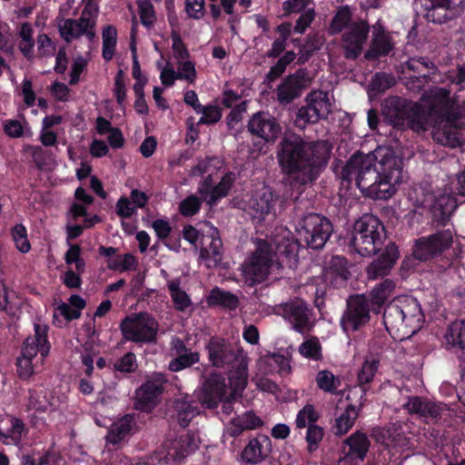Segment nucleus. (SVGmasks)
<instances>
[{"label": "nucleus", "mask_w": 465, "mask_h": 465, "mask_svg": "<svg viewBox=\"0 0 465 465\" xmlns=\"http://www.w3.org/2000/svg\"><path fill=\"white\" fill-rule=\"evenodd\" d=\"M394 77L391 74L380 73L376 74L368 88L369 99H375L377 94L385 91L394 84Z\"/></svg>", "instance_id": "41"}, {"label": "nucleus", "mask_w": 465, "mask_h": 465, "mask_svg": "<svg viewBox=\"0 0 465 465\" xmlns=\"http://www.w3.org/2000/svg\"><path fill=\"white\" fill-rule=\"evenodd\" d=\"M383 322L387 331L395 340H405L422 326L423 315L418 301L403 296L392 301L385 309Z\"/></svg>", "instance_id": "6"}, {"label": "nucleus", "mask_w": 465, "mask_h": 465, "mask_svg": "<svg viewBox=\"0 0 465 465\" xmlns=\"http://www.w3.org/2000/svg\"><path fill=\"white\" fill-rule=\"evenodd\" d=\"M59 398L51 391L40 390L30 392L28 406L41 411H52L59 407Z\"/></svg>", "instance_id": "31"}, {"label": "nucleus", "mask_w": 465, "mask_h": 465, "mask_svg": "<svg viewBox=\"0 0 465 465\" xmlns=\"http://www.w3.org/2000/svg\"><path fill=\"white\" fill-rule=\"evenodd\" d=\"M341 178L355 180L363 195L380 200L392 197L403 179L401 160L388 146L372 153L353 154L341 172Z\"/></svg>", "instance_id": "2"}, {"label": "nucleus", "mask_w": 465, "mask_h": 465, "mask_svg": "<svg viewBox=\"0 0 465 465\" xmlns=\"http://www.w3.org/2000/svg\"><path fill=\"white\" fill-rule=\"evenodd\" d=\"M351 12L348 7L340 8L335 16L332 19L331 24V34H338L341 32L343 29L349 30V27L351 26L354 23H351Z\"/></svg>", "instance_id": "45"}, {"label": "nucleus", "mask_w": 465, "mask_h": 465, "mask_svg": "<svg viewBox=\"0 0 465 465\" xmlns=\"http://www.w3.org/2000/svg\"><path fill=\"white\" fill-rule=\"evenodd\" d=\"M124 337L134 342L153 341L157 333L158 324L148 314L127 317L121 325Z\"/></svg>", "instance_id": "13"}, {"label": "nucleus", "mask_w": 465, "mask_h": 465, "mask_svg": "<svg viewBox=\"0 0 465 465\" xmlns=\"http://www.w3.org/2000/svg\"><path fill=\"white\" fill-rule=\"evenodd\" d=\"M82 273L83 272H78L76 270L74 271L69 267L62 275L61 280L66 287L70 289H77L80 288L82 284Z\"/></svg>", "instance_id": "62"}, {"label": "nucleus", "mask_w": 465, "mask_h": 465, "mask_svg": "<svg viewBox=\"0 0 465 465\" xmlns=\"http://www.w3.org/2000/svg\"><path fill=\"white\" fill-rule=\"evenodd\" d=\"M316 383L321 390L333 392L340 387V379L330 371L323 370L317 373Z\"/></svg>", "instance_id": "47"}, {"label": "nucleus", "mask_w": 465, "mask_h": 465, "mask_svg": "<svg viewBox=\"0 0 465 465\" xmlns=\"http://www.w3.org/2000/svg\"><path fill=\"white\" fill-rule=\"evenodd\" d=\"M142 23L151 25L154 21V11L150 0H137Z\"/></svg>", "instance_id": "60"}, {"label": "nucleus", "mask_w": 465, "mask_h": 465, "mask_svg": "<svg viewBox=\"0 0 465 465\" xmlns=\"http://www.w3.org/2000/svg\"><path fill=\"white\" fill-rule=\"evenodd\" d=\"M249 131L266 142H273L281 133V126L268 113L260 112L252 115L248 124Z\"/></svg>", "instance_id": "21"}, {"label": "nucleus", "mask_w": 465, "mask_h": 465, "mask_svg": "<svg viewBox=\"0 0 465 465\" xmlns=\"http://www.w3.org/2000/svg\"><path fill=\"white\" fill-rule=\"evenodd\" d=\"M201 201L195 195H190L180 203L179 209L183 216H193L199 210Z\"/></svg>", "instance_id": "58"}, {"label": "nucleus", "mask_w": 465, "mask_h": 465, "mask_svg": "<svg viewBox=\"0 0 465 465\" xmlns=\"http://www.w3.org/2000/svg\"><path fill=\"white\" fill-rule=\"evenodd\" d=\"M290 231L281 228L269 243L259 241L257 250L242 267L246 283L252 285L264 281L274 268L292 267L297 263L299 245L290 241Z\"/></svg>", "instance_id": "5"}, {"label": "nucleus", "mask_w": 465, "mask_h": 465, "mask_svg": "<svg viewBox=\"0 0 465 465\" xmlns=\"http://www.w3.org/2000/svg\"><path fill=\"white\" fill-rule=\"evenodd\" d=\"M165 380L161 373H153L136 391L137 405L143 411H150L159 401Z\"/></svg>", "instance_id": "20"}, {"label": "nucleus", "mask_w": 465, "mask_h": 465, "mask_svg": "<svg viewBox=\"0 0 465 465\" xmlns=\"http://www.w3.org/2000/svg\"><path fill=\"white\" fill-rule=\"evenodd\" d=\"M209 361L215 367L232 365L228 381L220 374H212L203 385L199 401L202 405L213 409L221 401L235 396L247 384V361L242 351L234 350L227 341L213 338L206 346Z\"/></svg>", "instance_id": "3"}, {"label": "nucleus", "mask_w": 465, "mask_h": 465, "mask_svg": "<svg viewBox=\"0 0 465 465\" xmlns=\"http://www.w3.org/2000/svg\"><path fill=\"white\" fill-rule=\"evenodd\" d=\"M107 266L111 270L125 272L135 269L136 260L134 255L126 253L124 255L113 256L107 260Z\"/></svg>", "instance_id": "46"}, {"label": "nucleus", "mask_w": 465, "mask_h": 465, "mask_svg": "<svg viewBox=\"0 0 465 465\" xmlns=\"http://www.w3.org/2000/svg\"><path fill=\"white\" fill-rule=\"evenodd\" d=\"M234 427L232 429L233 434H239L244 430H253L262 424L259 417L255 416L252 412H245L232 420Z\"/></svg>", "instance_id": "42"}, {"label": "nucleus", "mask_w": 465, "mask_h": 465, "mask_svg": "<svg viewBox=\"0 0 465 465\" xmlns=\"http://www.w3.org/2000/svg\"><path fill=\"white\" fill-rule=\"evenodd\" d=\"M199 114H202V117L200 118L198 124H214L218 122L222 117L221 111L217 106L214 105H208L205 107L202 106V110Z\"/></svg>", "instance_id": "61"}, {"label": "nucleus", "mask_w": 465, "mask_h": 465, "mask_svg": "<svg viewBox=\"0 0 465 465\" xmlns=\"http://www.w3.org/2000/svg\"><path fill=\"white\" fill-rule=\"evenodd\" d=\"M235 180V174L228 173L224 174L217 185H213L211 179H206L199 188L202 198L210 205L214 204L219 199L227 195Z\"/></svg>", "instance_id": "25"}, {"label": "nucleus", "mask_w": 465, "mask_h": 465, "mask_svg": "<svg viewBox=\"0 0 465 465\" xmlns=\"http://www.w3.org/2000/svg\"><path fill=\"white\" fill-rule=\"evenodd\" d=\"M398 258L397 246L395 244H389L381 255L369 265L367 269L369 278L377 279L388 274Z\"/></svg>", "instance_id": "27"}, {"label": "nucleus", "mask_w": 465, "mask_h": 465, "mask_svg": "<svg viewBox=\"0 0 465 465\" xmlns=\"http://www.w3.org/2000/svg\"><path fill=\"white\" fill-rule=\"evenodd\" d=\"M369 33V26L364 22L355 23L343 35V46L346 56L356 58L362 51Z\"/></svg>", "instance_id": "24"}, {"label": "nucleus", "mask_w": 465, "mask_h": 465, "mask_svg": "<svg viewBox=\"0 0 465 465\" xmlns=\"http://www.w3.org/2000/svg\"><path fill=\"white\" fill-rule=\"evenodd\" d=\"M379 366V360L374 356L365 359L361 371L358 373V380L361 384L372 381Z\"/></svg>", "instance_id": "51"}, {"label": "nucleus", "mask_w": 465, "mask_h": 465, "mask_svg": "<svg viewBox=\"0 0 465 465\" xmlns=\"http://www.w3.org/2000/svg\"><path fill=\"white\" fill-rule=\"evenodd\" d=\"M318 417L319 415L313 406L306 405L297 414L296 426L298 428H305L312 425L318 420Z\"/></svg>", "instance_id": "55"}, {"label": "nucleus", "mask_w": 465, "mask_h": 465, "mask_svg": "<svg viewBox=\"0 0 465 465\" xmlns=\"http://www.w3.org/2000/svg\"><path fill=\"white\" fill-rule=\"evenodd\" d=\"M131 429L132 418L130 416L121 418L112 424L107 434V440L110 443L117 444L129 434Z\"/></svg>", "instance_id": "36"}, {"label": "nucleus", "mask_w": 465, "mask_h": 465, "mask_svg": "<svg viewBox=\"0 0 465 465\" xmlns=\"http://www.w3.org/2000/svg\"><path fill=\"white\" fill-rule=\"evenodd\" d=\"M272 450V441L269 437L261 435L251 440L242 451V459L246 462L256 464L265 459Z\"/></svg>", "instance_id": "29"}, {"label": "nucleus", "mask_w": 465, "mask_h": 465, "mask_svg": "<svg viewBox=\"0 0 465 465\" xmlns=\"http://www.w3.org/2000/svg\"><path fill=\"white\" fill-rule=\"evenodd\" d=\"M266 361L268 364L277 368L278 371L282 375L288 374L290 372L291 366L288 358L282 355L273 354L269 356Z\"/></svg>", "instance_id": "63"}, {"label": "nucleus", "mask_w": 465, "mask_h": 465, "mask_svg": "<svg viewBox=\"0 0 465 465\" xmlns=\"http://www.w3.org/2000/svg\"><path fill=\"white\" fill-rule=\"evenodd\" d=\"M198 446L199 438L196 435L185 434L173 441L165 443L158 452V459L165 464L177 465Z\"/></svg>", "instance_id": "14"}, {"label": "nucleus", "mask_w": 465, "mask_h": 465, "mask_svg": "<svg viewBox=\"0 0 465 465\" xmlns=\"http://www.w3.org/2000/svg\"><path fill=\"white\" fill-rule=\"evenodd\" d=\"M305 102L306 104L298 110L295 119V124L300 128L326 118L331 111V101L328 93L312 91L306 96Z\"/></svg>", "instance_id": "11"}, {"label": "nucleus", "mask_w": 465, "mask_h": 465, "mask_svg": "<svg viewBox=\"0 0 465 465\" xmlns=\"http://www.w3.org/2000/svg\"><path fill=\"white\" fill-rule=\"evenodd\" d=\"M180 280L173 279L168 282V290L173 305L178 311H185L192 306L189 295L180 288Z\"/></svg>", "instance_id": "35"}, {"label": "nucleus", "mask_w": 465, "mask_h": 465, "mask_svg": "<svg viewBox=\"0 0 465 465\" xmlns=\"http://www.w3.org/2000/svg\"><path fill=\"white\" fill-rule=\"evenodd\" d=\"M357 417L356 406L349 405L337 416L333 426L334 433L337 435L346 434L352 428Z\"/></svg>", "instance_id": "34"}, {"label": "nucleus", "mask_w": 465, "mask_h": 465, "mask_svg": "<svg viewBox=\"0 0 465 465\" xmlns=\"http://www.w3.org/2000/svg\"><path fill=\"white\" fill-rule=\"evenodd\" d=\"M409 199L418 206L429 207L433 212H439L441 220L450 216L457 207V202L451 195L442 194L436 198L428 184L414 185L409 193Z\"/></svg>", "instance_id": "12"}, {"label": "nucleus", "mask_w": 465, "mask_h": 465, "mask_svg": "<svg viewBox=\"0 0 465 465\" xmlns=\"http://www.w3.org/2000/svg\"><path fill=\"white\" fill-rule=\"evenodd\" d=\"M295 231L299 237L295 242L299 246V242H303L308 247L317 250L325 245L331 234L332 225L331 222L323 216L316 213H308L299 220ZM289 236H291V234ZM289 239L292 241L291 237H289Z\"/></svg>", "instance_id": "9"}, {"label": "nucleus", "mask_w": 465, "mask_h": 465, "mask_svg": "<svg viewBox=\"0 0 465 465\" xmlns=\"http://www.w3.org/2000/svg\"><path fill=\"white\" fill-rule=\"evenodd\" d=\"M207 302L210 305H219L229 309H234L238 305V299L235 295L220 288H213L211 291Z\"/></svg>", "instance_id": "37"}, {"label": "nucleus", "mask_w": 465, "mask_h": 465, "mask_svg": "<svg viewBox=\"0 0 465 465\" xmlns=\"http://www.w3.org/2000/svg\"><path fill=\"white\" fill-rule=\"evenodd\" d=\"M402 74L411 80L407 83L411 89L420 88L415 83H423L427 78L442 84L450 80L451 85L448 89L442 86L430 88L420 102L398 97L386 100L383 114L387 121L394 127H409L416 133L431 130L437 143L450 147L459 146L464 112L455 93L465 87V66L459 68L455 75H447L445 80L436 74L427 59L411 58L402 65Z\"/></svg>", "instance_id": "1"}, {"label": "nucleus", "mask_w": 465, "mask_h": 465, "mask_svg": "<svg viewBox=\"0 0 465 465\" xmlns=\"http://www.w3.org/2000/svg\"><path fill=\"white\" fill-rule=\"evenodd\" d=\"M13 240L16 248L23 253H26L30 251L31 245L27 239L26 229L21 224H17L12 231Z\"/></svg>", "instance_id": "56"}, {"label": "nucleus", "mask_w": 465, "mask_h": 465, "mask_svg": "<svg viewBox=\"0 0 465 465\" xmlns=\"http://www.w3.org/2000/svg\"><path fill=\"white\" fill-rule=\"evenodd\" d=\"M48 326L41 322L35 323V334L29 336L24 341L21 352L35 358L39 353L43 362L50 351V343L47 338Z\"/></svg>", "instance_id": "22"}, {"label": "nucleus", "mask_w": 465, "mask_h": 465, "mask_svg": "<svg viewBox=\"0 0 465 465\" xmlns=\"http://www.w3.org/2000/svg\"><path fill=\"white\" fill-rule=\"evenodd\" d=\"M234 205L248 213L253 220L261 222L272 213L275 197L269 187L262 185L253 192L236 198Z\"/></svg>", "instance_id": "10"}, {"label": "nucleus", "mask_w": 465, "mask_h": 465, "mask_svg": "<svg viewBox=\"0 0 465 465\" xmlns=\"http://www.w3.org/2000/svg\"><path fill=\"white\" fill-rule=\"evenodd\" d=\"M385 239L384 227L373 215H364L355 223L351 244L361 256L374 254Z\"/></svg>", "instance_id": "7"}, {"label": "nucleus", "mask_w": 465, "mask_h": 465, "mask_svg": "<svg viewBox=\"0 0 465 465\" xmlns=\"http://www.w3.org/2000/svg\"><path fill=\"white\" fill-rule=\"evenodd\" d=\"M24 434V424L15 418L9 420V428L0 432V440L5 444H18Z\"/></svg>", "instance_id": "38"}, {"label": "nucleus", "mask_w": 465, "mask_h": 465, "mask_svg": "<svg viewBox=\"0 0 465 465\" xmlns=\"http://www.w3.org/2000/svg\"><path fill=\"white\" fill-rule=\"evenodd\" d=\"M64 261L67 265L74 263L75 270L78 272H84L85 262L81 257V248L76 244H70L69 249L64 254Z\"/></svg>", "instance_id": "54"}, {"label": "nucleus", "mask_w": 465, "mask_h": 465, "mask_svg": "<svg viewBox=\"0 0 465 465\" xmlns=\"http://www.w3.org/2000/svg\"><path fill=\"white\" fill-rule=\"evenodd\" d=\"M176 66L180 80H185L189 84L194 83L197 74L194 63L190 58L176 62Z\"/></svg>", "instance_id": "52"}, {"label": "nucleus", "mask_w": 465, "mask_h": 465, "mask_svg": "<svg viewBox=\"0 0 465 465\" xmlns=\"http://www.w3.org/2000/svg\"><path fill=\"white\" fill-rule=\"evenodd\" d=\"M177 419L181 426L186 427L191 420L198 414V410L186 401H177L175 403Z\"/></svg>", "instance_id": "48"}, {"label": "nucleus", "mask_w": 465, "mask_h": 465, "mask_svg": "<svg viewBox=\"0 0 465 465\" xmlns=\"http://www.w3.org/2000/svg\"><path fill=\"white\" fill-rule=\"evenodd\" d=\"M85 307V301L79 295L74 294L69 298V302H61L54 309V323L59 327L63 325L62 317L65 322L78 319L82 310Z\"/></svg>", "instance_id": "26"}, {"label": "nucleus", "mask_w": 465, "mask_h": 465, "mask_svg": "<svg viewBox=\"0 0 465 465\" xmlns=\"http://www.w3.org/2000/svg\"><path fill=\"white\" fill-rule=\"evenodd\" d=\"M465 5V0H442L430 12L429 16L435 21H446L460 15Z\"/></svg>", "instance_id": "32"}, {"label": "nucleus", "mask_w": 465, "mask_h": 465, "mask_svg": "<svg viewBox=\"0 0 465 465\" xmlns=\"http://www.w3.org/2000/svg\"><path fill=\"white\" fill-rule=\"evenodd\" d=\"M20 304L21 302L15 292L9 291L6 286L0 282V311L14 314Z\"/></svg>", "instance_id": "43"}, {"label": "nucleus", "mask_w": 465, "mask_h": 465, "mask_svg": "<svg viewBox=\"0 0 465 465\" xmlns=\"http://www.w3.org/2000/svg\"><path fill=\"white\" fill-rule=\"evenodd\" d=\"M452 232L445 230L416 241L413 259L426 261L448 249L452 242Z\"/></svg>", "instance_id": "16"}, {"label": "nucleus", "mask_w": 465, "mask_h": 465, "mask_svg": "<svg viewBox=\"0 0 465 465\" xmlns=\"http://www.w3.org/2000/svg\"><path fill=\"white\" fill-rule=\"evenodd\" d=\"M35 358L27 356L21 352L16 360V373L22 380H28L35 372L36 363H34Z\"/></svg>", "instance_id": "49"}, {"label": "nucleus", "mask_w": 465, "mask_h": 465, "mask_svg": "<svg viewBox=\"0 0 465 465\" xmlns=\"http://www.w3.org/2000/svg\"><path fill=\"white\" fill-rule=\"evenodd\" d=\"M157 68L160 70V79L163 85L171 86L174 82L179 79L177 72L174 71L173 66L167 62H157Z\"/></svg>", "instance_id": "57"}, {"label": "nucleus", "mask_w": 465, "mask_h": 465, "mask_svg": "<svg viewBox=\"0 0 465 465\" xmlns=\"http://www.w3.org/2000/svg\"><path fill=\"white\" fill-rule=\"evenodd\" d=\"M330 153L328 142H306L298 135L291 134L282 141L278 158L284 172L298 183L306 184L316 178Z\"/></svg>", "instance_id": "4"}, {"label": "nucleus", "mask_w": 465, "mask_h": 465, "mask_svg": "<svg viewBox=\"0 0 465 465\" xmlns=\"http://www.w3.org/2000/svg\"><path fill=\"white\" fill-rule=\"evenodd\" d=\"M312 79V75L305 70H299L290 75L277 88L278 101L281 104L291 103L309 86Z\"/></svg>", "instance_id": "19"}, {"label": "nucleus", "mask_w": 465, "mask_h": 465, "mask_svg": "<svg viewBox=\"0 0 465 465\" xmlns=\"http://www.w3.org/2000/svg\"><path fill=\"white\" fill-rule=\"evenodd\" d=\"M370 441L365 434L357 431L345 440V457L341 459L338 465H357L362 460L369 450Z\"/></svg>", "instance_id": "23"}, {"label": "nucleus", "mask_w": 465, "mask_h": 465, "mask_svg": "<svg viewBox=\"0 0 465 465\" xmlns=\"http://www.w3.org/2000/svg\"><path fill=\"white\" fill-rule=\"evenodd\" d=\"M444 337L447 344L465 348V320L452 322Z\"/></svg>", "instance_id": "40"}, {"label": "nucleus", "mask_w": 465, "mask_h": 465, "mask_svg": "<svg viewBox=\"0 0 465 465\" xmlns=\"http://www.w3.org/2000/svg\"><path fill=\"white\" fill-rule=\"evenodd\" d=\"M391 49V35L386 34L383 27L378 23L373 26V39L365 56L367 58H374L380 55H386Z\"/></svg>", "instance_id": "30"}, {"label": "nucleus", "mask_w": 465, "mask_h": 465, "mask_svg": "<svg viewBox=\"0 0 465 465\" xmlns=\"http://www.w3.org/2000/svg\"><path fill=\"white\" fill-rule=\"evenodd\" d=\"M199 361L197 352H184L177 354V357L169 363V369L173 371H179L183 369L190 367Z\"/></svg>", "instance_id": "53"}, {"label": "nucleus", "mask_w": 465, "mask_h": 465, "mask_svg": "<svg viewBox=\"0 0 465 465\" xmlns=\"http://www.w3.org/2000/svg\"><path fill=\"white\" fill-rule=\"evenodd\" d=\"M369 301L363 295L352 296L348 300V307L341 319V326L345 332L354 331L370 320Z\"/></svg>", "instance_id": "15"}, {"label": "nucleus", "mask_w": 465, "mask_h": 465, "mask_svg": "<svg viewBox=\"0 0 465 465\" xmlns=\"http://www.w3.org/2000/svg\"><path fill=\"white\" fill-rule=\"evenodd\" d=\"M103 56L105 60H111L114 54L117 31L115 27L107 25L104 28L103 33Z\"/></svg>", "instance_id": "44"}, {"label": "nucleus", "mask_w": 465, "mask_h": 465, "mask_svg": "<svg viewBox=\"0 0 465 465\" xmlns=\"http://www.w3.org/2000/svg\"><path fill=\"white\" fill-rule=\"evenodd\" d=\"M98 15V5L93 0H88L78 19H61L58 22V29L61 37L71 42L84 36L92 42L96 35L95 25Z\"/></svg>", "instance_id": "8"}, {"label": "nucleus", "mask_w": 465, "mask_h": 465, "mask_svg": "<svg viewBox=\"0 0 465 465\" xmlns=\"http://www.w3.org/2000/svg\"><path fill=\"white\" fill-rule=\"evenodd\" d=\"M86 65L87 60L83 56H78L74 60L70 72L69 83L71 84H75L79 82L80 75L84 71Z\"/></svg>", "instance_id": "64"}, {"label": "nucleus", "mask_w": 465, "mask_h": 465, "mask_svg": "<svg viewBox=\"0 0 465 465\" xmlns=\"http://www.w3.org/2000/svg\"><path fill=\"white\" fill-rule=\"evenodd\" d=\"M405 408L410 413L417 414L428 421L440 418L443 412L447 411L445 405L422 401L418 397L411 398Z\"/></svg>", "instance_id": "28"}, {"label": "nucleus", "mask_w": 465, "mask_h": 465, "mask_svg": "<svg viewBox=\"0 0 465 465\" xmlns=\"http://www.w3.org/2000/svg\"><path fill=\"white\" fill-rule=\"evenodd\" d=\"M172 50L176 62L190 58L189 52L180 35L174 32L172 34Z\"/></svg>", "instance_id": "59"}, {"label": "nucleus", "mask_w": 465, "mask_h": 465, "mask_svg": "<svg viewBox=\"0 0 465 465\" xmlns=\"http://www.w3.org/2000/svg\"><path fill=\"white\" fill-rule=\"evenodd\" d=\"M33 34V27L28 23H24L18 32V46L22 54L26 57H31L34 54L35 40Z\"/></svg>", "instance_id": "39"}, {"label": "nucleus", "mask_w": 465, "mask_h": 465, "mask_svg": "<svg viewBox=\"0 0 465 465\" xmlns=\"http://www.w3.org/2000/svg\"><path fill=\"white\" fill-rule=\"evenodd\" d=\"M299 352L306 359L318 361L322 357V346L317 338L304 341L299 347Z\"/></svg>", "instance_id": "50"}, {"label": "nucleus", "mask_w": 465, "mask_h": 465, "mask_svg": "<svg viewBox=\"0 0 465 465\" xmlns=\"http://www.w3.org/2000/svg\"><path fill=\"white\" fill-rule=\"evenodd\" d=\"M396 283L389 279L377 284L370 293L369 302L373 311L379 310L381 306L388 300L395 289Z\"/></svg>", "instance_id": "33"}, {"label": "nucleus", "mask_w": 465, "mask_h": 465, "mask_svg": "<svg viewBox=\"0 0 465 465\" xmlns=\"http://www.w3.org/2000/svg\"><path fill=\"white\" fill-rule=\"evenodd\" d=\"M275 313L282 315L299 332L309 330L311 312L302 300H294L275 308Z\"/></svg>", "instance_id": "18"}, {"label": "nucleus", "mask_w": 465, "mask_h": 465, "mask_svg": "<svg viewBox=\"0 0 465 465\" xmlns=\"http://www.w3.org/2000/svg\"><path fill=\"white\" fill-rule=\"evenodd\" d=\"M200 243V257L205 265L208 268L218 266L223 258V244L216 228L209 223L205 224Z\"/></svg>", "instance_id": "17"}]
</instances>
